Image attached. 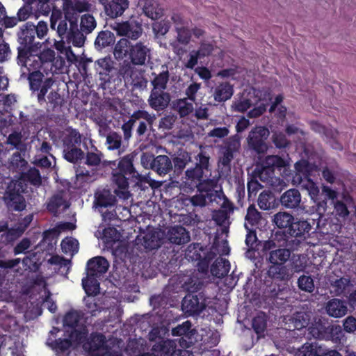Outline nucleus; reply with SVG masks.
<instances>
[{
	"label": "nucleus",
	"mask_w": 356,
	"mask_h": 356,
	"mask_svg": "<svg viewBox=\"0 0 356 356\" xmlns=\"http://www.w3.org/2000/svg\"><path fill=\"white\" fill-rule=\"evenodd\" d=\"M185 288L188 293L181 302L183 312L188 316L200 315L207 308L211 299L207 294V285L196 278L186 282Z\"/></svg>",
	"instance_id": "obj_1"
},
{
	"label": "nucleus",
	"mask_w": 356,
	"mask_h": 356,
	"mask_svg": "<svg viewBox=\"0 0 356 356\" xmlns=\"http://www.w3.org/2000/svg\"><path fill=\"white\" fill-rule=\"evenodd\" d=\"M266 276L272 282L266 285L264 291L266 297L271 300H284L288 283L293 278V272L289 266L279 264H268Z\"/></svg>",
	"instance_id": "obj_2"
},
{
	"label": "nucleus",
	"mask_w": 356,
	"mask_h": 356,
	"mask_svg": "<svg viewBox=\"0 0 356 356\" xmlns=\"http://www.w3.org/2000/svg\"><path fill=\"white\" fill-rule=\"evenodd\" d=\"M113 54L117 59L127 58L133 65L142 66L151 59L152 50L145 42L132 44L128 39L121 38L115 44Z\"/></svg>",
	"instance_id": "obj_3"
},
{
	"label": "nucleus",
	"mask_w": 356,
	"mask_h": 356,
	"mask_svg": "<svg viewBox=\"0 0 356 356\" xmlns=\"http://www.w3.org/2000/svg\"><path fill=\"white\" fill-rule=\"evenodd\" d=\"M133 161L134 156L127 154L119 161L118 167L113 169V181L120 189H127L130 184L138 185L144 179L134 167Z\"/></svg>",
	"instance_id": "obj_4"
},
{
	"label": "nucleus",
	"mask_w": 356,
	"mask_h": 356,
	"mask_svg": "<svg viewBox=\"0 0 356 356\" xmlns=\"http://www.w3.org/2000/svg\"><path fill=\"white\" fill-rule=\"evenodd\" d=\"M309 333L313 337L339 344L344 337L343 330L339 325L330 323L325 318H318L309 327Z\"/></svg>",
	"instance_id": "obj_5"
},
{
	"label": "nucleus",
	"mask_w": 356,
	"mask_h": 356,
	"mask_svg": "<svg viewBox=\"0 0 356 356\" xmlns=\"http://www.w3.org/2000/svg\"><path fill=\"white\" fill-rule=\"evenodd\" d=\"M63 158L72 163H77L85 158L81 149V136L76 129H71L63 138Z\"/></svg>",
	"instance_id": "obj_6"
},
{
	"label": "nucleus",
	"mask_w": 356,
	"mask_h": 356,
	"mask_svg": "<svg viewBox=\"0 0 356 356\" xmlns=\"http://www.w3.org/2000/svg\"><path fill=\"white\" fill-rule=\"evenodd\" d=\"M288 165V162L278 155H268L262 164L257 165L252 175L263 182H268L275 176V170H281Z\"/></svg>",
	"instance_id": "obj_7"
},
{
	"label": "nucleus",
	"mask_w": 356,
	"mask_h": 356,
	"mask_svg": "<svg viewBox=\"0 0 356 356\" xmlns=\"http://www.w3.org/2000/svg\"><path fill=\"white\" fill-rule=\"evenodd\" d=\"M277 239L274 237L264 241L262 250L266 254L268 264H286L291 258V250L282 248V245L276 241Z\"/></svg>",
	"instance_id": "obj_8"
},
{
	"label": "nucleus",
	"mask_w": 356,
	"mask_h": 356,
	"mask_svg": "<svg viewBox=\"0 0 356 356\" xmlns=\"http://www.w3.org/2000/svg\"><path fill=\"white\" fill-rule=\"evenodd\" d=\"M196 163L194 167L190 168L185 171L186 184H188L190 188L198 181H200L207 172H210L209 160L210 156L205 152H200L196 156Z\"/></svg>",
	"instance_id": "obj_9"
},
{
	"label": "nucleus",
	"mask_w": 356,
	"mask_h": 356,
	"mask_svg": "<svg viewBox=\"0 0 356 356\" xmlns=\"http://www.w3.org/2000/svg\"><path fill=\"white\" fill-rule=\"evenodd\" d=\"M141 163L145 168H149L160 176L168 174L172 169V160L167 155L143 154L141 156Z\"/></svg>",
	"instance_id": "obj_10"
},
{
	"label": "nucleus",
	"mask_w": 356,
	"mask_h": 356,
	"mask_svg": "<svg viewBox=\"0 0 356 356\" xmlns=\"http://www.w3.org/2000/svg\"><path fill=\"white\" fill-rule=\"evenodd\" d=\"M130 61H124L120 67L118 74L123 79L124 81L139 89L146 88L147 80L135 67Z\"/></svg>",
	"instance_id": "obj_11"
},
{
	"label": "nucleus",
	"mask_w": 356,
	"mask_h": 356,
	"mask_svg": "<svg viewBox=\"0 0 356 356\" xmlns=\"http://www.w3.org/2000/svg\"><path fill=\"white\" fill-rule=\"evenodd\" d=\"M269 135V130L265 127L259 126L252 129L247 138L249 149L258 154H264L268 150L266 141Z\"/></svg>",
	"instance_id": "obj_12"
},
{
	"label": "nucleus",
	"mask_w": 356,
	"mask_h": 356,
	"mask_svg": "<svg viewBox=\"0 0 356 356\" xmlns=\"http://www.w3.org/2000/svg\"><path fill=\"white\" fill-rule=\"evenodd\" d=\"M240 148L241 141L237 134L227 138L220 148L219 164L222 168L229 170L231 163L234 158V154L239 152Z\"/></svg>",
	"instance_id": "obj_13"
},
{
	"label": "nucleus",
	"mask_w": 356,
	"mask_h": 356,
	"mask_svg": "<svg viewBox=\"0 0 356 356\" xmlns=\"http://www.w3.org/2000/svg\"><path fill=\"white\" fill-rule=\"evenodd\" d=\"M192 255L190 257L192 260L197 261L198 270L202 273H207L209 270V264L216 257V253L211 250H209L207 247L202 246L200 243H194L193 250H190Z\"/></svg>",
	"instance_id": "obj_14"
},
{
	"label": "nucleus",
	"mask_w": 356,
	"mask_h": 356,
	"mask_svg": "<svg viewBox=\"0 0 356 356\" xmlns=\"http://www.w3.org/2000/svg\"><path fill=\"white\" fill-rule=\"evenodd\" d=\"M111 26L118 35L125 36L133 40H138L143 31L141 22L134 19L122 22H115Z\"/></svg>",
	"instance_id": "obj_15"
},
{
	"label": "nucleus",
	"mask_w": 356,
	"mask_h": 356,
	"mask_svg": "<svg viewBox=\"0 0 356 356\" xmlns=\"http://www.w3.org/2000/svg\"><path fill=\"white\" fill-rule=\"evenodd\" d=\"M90 8L91 4L86 0H65L62 5L64 15L72 24L78 22L79 13L88 12Z\"/></svg>",
	"instance_id": "obj_16"
},
{
	"label": "nucleus",
	"mask_w": 356,
	"mask_h": 356,
	"mask_svg": "<svg viewBox=\"0 0 356 356\" xmlns=\"http://www.w3.org/2000/svg\"><path fill=\"white\" fill-rule=\"evenodd\" d=\"M50 28L56 30L58 36L62 39L70 33L71 29V24L69 19H66L63 14V10L58 8L56 6H53L52 11L50 17Z\"/></svg>",
	"instance_id": "obj_17"
},
{
	"label": "nucleus",
	"mask_w": 356,
	"mask_h": 356,
	"mask_svg": "<svg viewBox=\"0 0 356 356\" xmlns=\"http://www.w3.org/2000/svg\"><path fill=\"white\" fill-rule=\"evenodd\" d=\"M149 340L155 341L152 348V352H153L155 356H171V353L177 347L174 341L164 339L159 336L158 330L152 331L149 333Z\"/></svg>",
	"instance_id": "obj_18"
},
{
	"label": "nucleus",
	"mask_w": 356,
	"mask_h": 356,
	"mask_svg": "<svg viewBox=\"0 0 356 356\" xmlns=\"http://www.w3.org/2000/svg\"><path fill=\"white\" fill-rule=\"evenodd\" d=\"M33 50H29L26 49H19L17 54V63L26 68L29 72L40 71V69L44 68L41 58L38 56V54H33Z\"/></svg>",
	"instance_id": "obj_19"
},
{
	"label": "nucleus",
	"mask_w": 356,
	"mask_h": 356,
	"mask_svg": "<svg viewBox=\"0 0 356 356\" xmlns=\"http://www.w3.org/2000/svg\"><path fill=\"white\" fill-rule=\"evenodd\" d=\"M96 70L99 74L101 84L105 85L115 81L118 70L114 67L113 61L110 58H103L96 62Z\"/></svg>",
	"instance_id": "obj_20"
},
{
	"label": "nucleus",
	"mask_w": 356,
	"mask_h": 356,
	"mask_svg": "<svg viewBox=\"0 0 356 356\" xmlns=\"http://www.w3.org/2000/svg\"><path fill=\"white\" fill-rule=\"evenodd\" d=\"M21 188L19 184H15L13 186L9 185L6 192L5 200L8 207L16 211H22L26 207L25 198L20 193Z\"/></svg>",
	"instance_id": "obj_21"
},
{
	"label": "nucleus",
	"mask_w": 356,
	"mask_h": 356,
	"mask_svg": "<svg viewBox=\"0 0 356 356\" xmlns=\"http://www.w3.org/2000/svg\"><path fill=\"white\" fill-rule=\"evenodd\" d=\"M35 35L33 24L29 22L24 24L17 33V41L19 44V46L17 47V51L19 52V49H22L33 50L37 44L33 42Z\"/></svg>",
	"instance_id": "obj_22"
},
{
	"label": "nucleus",
	"mask_w": 356,
	"mask_h": 356,
	"mask_svg": "<svg viewBox=\"0 0 356 356\" xmlns=\"http://www.w3.org/2000/svg\"><path fill=\"white\" fill-rule=\"evenodd\" d=\"M149 106L159 111L166 108L170 101V96L165 90H152L148 98Z\"/></svg>",
	"instance_id": "obj_23"
},
{
	"label": "nucleus",
	"mask_w": 356,
	"mask_h": 356,
	"mask_svg": "<svg viewBox=\"0 0 356 356\" xmlns=\"http://www.w3.org/2000/svg\"><path fill=\"white\" fill-rule=\"evenodd\" d=\"M94 205L97 208H107L113 207L117 202V198L109 188H97L94 194Z\"/></svg>",
	"instance_id": "obj_24"
},
{
	"label": "nucleus",
	"mask_w": 356,
	"mask_h": 356,
	"mask_svg": "<svg viewBox=\"0 0 356 356\" xmlns=\"http://www.w3.org/2000/svg\"><path fill=\"white\" fill-rule=\"evenodd\" d=\"M109 263L102 256L95 257L87 262V275L89 276L100 277L108 269Z\"/></svg>",
	"instance_id": "obj_25"
},
{
	"label": "nucleus",
	"mask_w": 356,
	"mask_h": 356,
	"mask_svg": "<svg viewBox=\"0 0 356 356\" xmlns=\"http://www.w3.org/2000/svg\"><path fill=\"white\" fill-rule=\"evenodd\" d=\"M325 313L331 317L340 318L347 313V304L345 300L332 298L327 301L324 307Z\"/></svg>",
	"instance_id": "obj_26"
},
{
	"label": "nucleus",
	"mask_w": 356,
	"mask_h": 356,
	"mask_svg": "<svg viewBox=\"0 0 356 356\" xmlns=\"http://www.w3.org/2000/svg\"><path fill=\"white\" fill-rule=\"evenodd\" d=\"M167 238L170 243L176 245L187 243L191 240L189 232L181 225L171 227L167 233Z\"/></svg>",
	"instance_id": "obj_27"
},
{
	"label": "nucleus",
	"mask_w": 356,
	"mask_h": 356,
	"mask_svg": "<svg viewBox=\"0 0 356 356\" xmlns=\"http://www.w3.org/2000/svg\"><path fill=\"white\" fill-rule=\"evenodd\" d=\"M294 218L293 216L285 211H280L275 214L273 219V223L277 228L284 229L285 231L283 232L277 231L273 236H275L276 238H278L279 236H286V234Z\"/></svg>",
	"instance_id": "obj_28"
},
{
	"label": "nucleus",
	"mask_w": 356,
	"mask_h": 356,
	"mask_svg": "<svg viewBox=\"0 0 356 356\" xmlns=\"http://www.w3.org/2000/svg\"><path fill=\"white\" fill-rule=\"evenodd\" d=\"M171 160L174 172L179 175L182 173L186 165L192 161L191 154L180 148L173 154Z\"/></svg>",
	"instance_id": "obj_29"
},
{
	"label": "nucleus",
	"mask_w": 356,
	"mask_h": 356,
	"mask_svg": "<svg viewBox=\"0 0 356 356\" xmlns=\"http://www.w3.org/2000/svg\"><path fill=\"white\" fill-rule=\"evenodd\" d=\"M280 200L282 207L295 209L298 208L300 204L301 195L298 189L291 188L281 195Z\"/></svg>",
	"instance_id": "obj_30"
},
{
	"label": "nucleus",
	"mask_w": 356,
	"mask_h": 356,
	"mask_svg": "<svg viewBox=\"0 0 356 356\" xmlns=\"http://www.w3.org/2000/svg\"><path fill=\"white\" fill-rule=\"evenodd\" d=\"M129 6L128 0H111L109 4L105 6L104 12L109 18L115 19L122 16Z\"/></svg>",
	"instance_id": "obj_31"
},
{
	"label": "nucleus",
	"mask_w": 356,
	"mask_h": 356,
	"mask_svg": "<svg viewBox=\"0 0 356 356\" xmlns=\"http://www.w3.org/2000/svg\"><path fill=\"white\" fill-rule=\"evenodd\" d=\"M312 226L307 220L294 218L286 234L295 238H305V236L309 235Z\"/></svg>",
	"instance_id": "obj_32"
},
{
	"label": "nucleus",
	"mask_w": 356,
	"mask_h": 356,
	"mask_svg": "<svg viewBox=\"0 0 356 356\" xmlns=\"http://www.w3.org/2000/svg\"><path fill=\"white\" fill-rule=\"evenodd\" d=\"M88 351L92 356H100L98 351L106 349V338L102 333H92L88 342Z\"/></svg>",
	"instance_id": "obj_33"
},
{
	"label": "nucleus",
	"mask_w": 356,
	"mask_h": 356,
	"mask_svg": "<svg viewBox=\"0 0 356 356\" xmlns=\"http://www.w3.org/2000/svg\"><path fill=\"white\" fill-rule=\"evenodd\" d=\"M152 90H165L170 79V73L168 67L165 65L161 66V71L159 73L152 72L151 73Z\"/></svg>",
	"instance_id": "obj_34"
},
{
	"label": "nucleus",
	"mask_w": 356,
	"mask_h": 356,
	"mask_svg": "<svg viewBox=\"0 0 356 356\" xmlns=\"http://www.w3.org/2000/svg\"><path fill=\"white\" fill-rule=\"evenodd\" d=\"M69 23L71 24V29H70V33L65 38L67 43H71L76 47L83 46L86 40V36L83 35L85 33L78 29V22H75L74 24Z\"/></svg>",
	"instance_id": "obj_35"
},
{
	"label": "nucleus",
	"mask_w": 356,
	"mask_h": 356,
	"mask_svg": "<svg viewBox=\"0 0 356 356\" xmlns=\"http://www.w3.org/2000/svg\"><path fill=\"white\" fill-rule=\"evenodd\" d=\"M230 264L228 260L223 258H217L211 266V273L218 278L225 277L229 271Z\"/></svg>",
	"instance_id": "obj_36"
},
{
	"label": "nucleus",
	"mask_w": 356,
	"mask_h": 356,
	"mask_svg": "<svg viewBox=\"0 0 356 356\" xmlns=\"http://www.w3.org/2000/svg\"><path fill=\"white\" fill-rule=\"evenodd\" d=\"M296 176L299 182L303 179L310 181V177L313 171V165L307 160L301 159L295 164Z\"/></svg>",
	"instance_id": "obj_37"
},
{
	"label": "nucleus",
	"mask_w": 356,
	"mask_h": 356,
	"mask_svg": "<svg viewBox=\"0 0 356 356\" xmlns=\"http://www.w3.org/2000/svg\"><path fill=\"white\" fill-rule=\"evenodd\" d=\"M217 185L218 179L204 177L200 181H198L193 186V189L196 188L199 193H205L207 196H209L210 198H211L213 195V191L215 188L217 187Z\"/></svg>",
	"instance_id": "obj_38"
},
{
	"label": "nucleus",
	"mask_w": 356,
	"mask_h": 356,
	"mask_svg": "<svg viewBox=\"0 0 356 356\" xmlns=\"http://www.w3.org/2000/svg\"><path fill=\"white\" fill-rule=\"evenodd\" d=\"M342 197L344 201L336 200L332 204L336 216L345 219L350 215L346 203L352 202L353 199L349 194H343Z\"/></svg>",
	"instance_id": "obj_39"
},
{
	"label": "nucleus",
	"mask_w": 356,
	"mask_h": 356,
	"mask_svg": "<svg viewBox=\"0 0 356 356\" xmlns=\"http://www.w3.org/2000/svg\"><path fill=\"white\" fill-rule=\"evenodd\" d=\"M233 92V86L229 83H221L215 88L214 99L218 102H225L232 97Z\"/></svg>",
	"instance_id": "obj_40"
},
{
	"label": "nucleus",
	"mask_w": 356,
	"mask_h": 356,
	"mask_svg": "<svg viewBox=\"0 0 356 356\" xmlns=\"http://www.w3.org/2000/svg\"><path fill=\"white\" fill-rule=\"evenodd\" d=\"M115 37L114 34L109 31H100L95 41V48L102 49L106 47H111L114 44Z\"/></svg>",
	"instance_id": "obj_41"
},
{
	"label": "nucleus",
	"mask_w": 356,
	"mask_h": 356,
	"mask_svg": "<svg viewBox=\"0 0 356 356\" xmlns=\"http://www.w3.org/2000/svg\"><path fill=\"white\" fill-rule=\"evenodd\" d=\"M136 111L144 113L147 115V117L140 118L137 120V122H138V126L136 129V134L138 137H140L145 134L148 130V127H152L154 122L156 120V116L154 114H150L145 110H137Z\"/></svg>",
	"instance_id": "obj_42"
},
{
	"label": "nucleus",
	"mask_w": 356,
	"mask_h": 356,
	"mask_svg": "<svg viewBox=\"0 0 356 356\" xmlns=\"http://www.w3.org/2000/svg\"><path fill=\"white\" fill-rule=\"evenodd\" d=\"M323 348L317 343H305L300 348L296 356H322Z\"/></svg>",
	"instance_id": "obj_43"
},
{
	"label": "nucleus",
	"mask_w": 356,
	"mask_h": 356,
	"mask_svg": "<svg viewBox=\"0 0 356 356\" xmlns=\"http://www.w3.org/2000/svg\"><path fill=\"white\" fill-rule=\"evenodd\" d=\"M96 276H89L82 279L83 288L88 296H95L99 293V283Z\"/></svg>",
	"instance_id": "obj_44"
},
{
	"label": "nucleus",
	"mask_w": 356,
	"mask_h": 356,
	"mask_svg": "<svg viewBox=\"0 0 356 356\" xmlns=\"http://www.w3.org/2000/svg\"><path fill=\"white\" fill-rule=\"evenodd\" d=\"M195 330L192 329V323L190 321H186L183 323L178 325L172 328V334L173 336H183L188 339H191L195 334Z\"/></svg>",
	"instance_id": "obj_45"
},
{
	"label": "nucleus",
	"mask_w": 356,
	"mask_h": 356,
	"mask_svg": "<svg viewBox=\"0 0 356 356\" xmlns=\"http://www.w3.org/2000/svg\"><path fill=\"white\" fill-rule=\"evenodd\" d=\"M145 117H147V115L144 113H140V111H134L132 113L129 120L124 122L122 126L124 139L129 140L130 138L133 127L135 123L137 122V120Z\"/></svg>",
	"instance_id": "obj_46"
},
{
	"label": "nucleus",
	"mask_w": 356,
	"mask_h": 356,
	"mask_svg": "<svg viewBox=\"0 0 356 356\" xmlns=\"http://www.w3.org/2000/svg\"><path fill=\"white\" fill-rule=\"evenodd\" d=\"M268 317L264 312L259 313L252 318V327L255 333L259 336L264 334L267 327Z\"/></svg>",
	"instance_id": "obj_47"
},
{
	"label": "nucleus",
	"mask_w": 356,
	"mask_h": 356,
	"mask_svg": "<svg viewBox=\"0 0 356 356\" xmlns=\"http://www.w3.org/2000/svg\"><path fill=\"white\" fill-rule=\"evenodd\" d=\"M48 111H58L64 103L63 97L56 91H51L47 95V101L45 102Z\"/></svg>",
	"instance_id": "obj_48"
},
{
	"label": "nucleus",
	"mask_w": 356,
	"mask_h": 356,
	"mask_svg": "<svg viewBox=\"0 0 356 356\" xmlns=\"http://www.w3.org/2000/svg\"><path fill=\"white\" fill-rule=\"evenodd\" d=\"M143 245L146 250L158 249L161 245V239L155 232H148L143 237Z\"/></svg>",
	"instance_id": "obj_49"
},
{
	"label": "nucleus",
	"mask_w": 356,
	"mask_h": 356,
	"mask_svg": "<svg viewBox=\"0 0 356 356\" xmlns=\"http://www.w3.org/2000/svg\"><path fill=\"white\" fill-rule=\"evenodd\" d=\"M173 107L181 118L188 115L193 110V104L188 102L187 98L177 99L174 102Z\"/></svg>",
	"instance_id": "obj_50"
},
{
	"label": "nucleus",
	"mask_w": 356,
	"mask_h": 356,
	"mask_svg": "<svg viewBox=\"0 0 356 356\" xmlns=\"http://www.w3.org/2000/svg\"><path fill=\"white\" fill-rule=\"evenodd\" d=\"M245 219L246 221L245 224L250 225V228L258 227L261 219V214L254 205H250L248 209Z\"/></svg>",
	"instance_id": "obj_51"
},
{
	"label": "nucleus",
	"mask_w": 356,
	"mask_h": 356,
	"mask_svg": "<svg viewBox=\"0 0 356 356\" xmlns=\"http://www.w3.org/2000/svg\"><path fill=\"white\" fill-rule=\"evenodd\" d=\"M22 177L34 186H39L42 184L40 172L35 167L30 168L26 172L22 174Z\"/></svg>",
	"instance_id": "obj_52"
},
{
	"label": "nucleus",
	"mask_w": 356,
	"mask_h": 356,
	"mask_svg": "<svg viewBox=\"0 0 356 356\" xmlns=\"http://www.w3.org/2000/svg\"><path fill=\"white\" fill-rule=\"evenodd\" d=\"M97 26L95 17L90 14H85L81 17L80 29L86 34L90 33Z\"/></svg>",
	"instance_id": "obj_53"
},
{
	"label": "nucleus",
	"mask_w": 356,
	"mask_h": 356,
	"mask_svg": "<svg viewBox=\"0 0 356 356\" xmlns=\"http://www.w3.org/2000/svg\"><path fill=\"white\" fill-rule=\"evenodd\" d=\"M322 136L326 138L327 141L330 143L334 149L339 150L343 149L342 145L337 140L339 136V132L337 129L325 127V131H323Z\"/></svg>",
	"instance_id": "obj_54"
},
{
	"label": "nucleus",
	"mask_w": 356,
	"mask_h": 356,
	"mask_svg": "<svg viewBox=\"0 0 356 356\" xmlns=\"http://www.w3.org/2000/svg\"><path fill=\"white\" fill-rule=\"evenodd\" d=\"M274 200L273 193L269 191H264L258 197L257 203L261 209L268 210L271 208Z\"/></svg>",
	"instance_id": "obj_55"
},
{
	"label": "nucleus",
	"mask_w": 356,
	"mask_h": 356,
	"mask_svg": "<svg viewBox=\"0 0 356 356\" xmlns=\"http://www.w3.org/2000/svg\"><path fill=\"white\" fill-rule=\"evenodd\" d=\"M103 156L102 152L95 147L94 152L90 151L86 153L85 163L88 166H98L102 162Z\"/></svg>",
	"instance_id": "obj_56"
},
{
	"label": "nucleus",
	"mask_w": 356,
	"mask_h": 356,
	"mask_svg": "<svg viewBox=\"0 0 356 356\" xmlns=\"http://www.w3.org/2000/svg\"><path fill=\"white\" fill-rule=\"evenodd\" d=\"M306 266V261L303 256L300 254L293 256L291 260V264L289 266L291 271L293 272V275L295 273H300L304 271Z\"/></svg>",
	"instance_id": "obj_57"
},
{
	"label": "nucleus",
	"mask_w": 356,
	"mask_h": 356,
	"mask_svg": "<svg viewBox=\"0 0 356 356\" xmlns=\"http://www.w3.org/2000/svg\"><path fill=\"white\" fill-rule=\"evenodd\" d=\"M262 188L259 179L253 175H250L248 179L247 189L249 198L254 197L259 189Z\"/></svg>",
	"instance_id": "obj_58"
},
{
	"label": "nucleus",
	"mask_w": 356,
	"mask_h": 356,
	"mask_svg": "<svg viewBox=\"0 0 356 356\" xmlns=\"http://www.w3.org/2000/svg\"><path fill=\"white\" fill-rule=\"evenodd\" d=\"M81 316L78 312L71 310L67 312L63 318L64 325L71 328L76 327L80 321Z\"/></svg>",
	"instance_id": "obj_59"
},
{
	"label": "nucleus",
	"mask_w": 356,
	"mask_h": 356,
	"mask_svg": "<svg viewBox=\"0 0 356 356\" xmlns=\"http://www.w3.org/2000/svg\"><path fill=\"white\" fill-rule=\"evenodd\" d=\"M298 286L301 291L312 293L314 290V280L311 276L302 275L298 280Z\"/></svg>",
	"instance_id": "obj_60"
},
{
	"label": "nucleus",
	"mask_w": 356,
	"mask_h": 356,
	"mask_svg": "<svg viewBox=\"0 0 356 356\" xmlns=\"http://www.w3.org/2000/svg\"><path fill=\"white\" fill-rule=\"evenodd\" d=\"M30 88L33 91L39 90L42 82L43 74L40 71L29 72Z\"/></svg>",
	"instance_id": "obj_61"
},
{
	"label": "nucleus",
	"mask_w": 356,
	"mask_h": 356,
	"mask_svg": "<svg viewBox=\"0 0 356 356\" xmlns=\"http://www.w3.org/2000/svg\"><path fill=\"white\" fill-rule=\"evenodd\" d=\"M272 140L275 147L279 149L285 148L290 145L289 140L283 132H275L273 134Z\"/></svg>",
	"instance_id": "obj_62"
},
{
	"label": "nucleus",
	"mask_w": 356,
	"mask_h": 356,
	"mask_svg": "<svg viewBox=\"0 0 356 356\" xmlns=\"http://www.w3.org/2000/svg\"><path fill=\"white\" fill-rule=\"evenodd\" d=\"M106 143L109 149H118L121 146L122 137L115 131L111 132L106 137Z\"/></svg>",
	"instance_id": "obj_63"
},
{
	"label": "nucleus",
	"mask_w": 356,
	"mask_h": 356,
	"mask_svg": "<svg viewBox=\"0 0 356 356\" xmlns=\"http://www.w3.org/2000/svg\"><path fill=\"white\" fill-rule=\"evenodd\" d=\"M72 346V341L69 339L59 338L52 343V348L56 351L64 353Z\"/></svg>",
	"instance_id": "obj_64"
}]
</instances>
